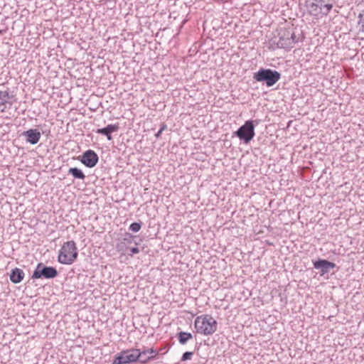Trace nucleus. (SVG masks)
Masks as SVG:
<instances>
[{"label": "nucleus", "instance_id": "obj_1", "mask_svg": "<svg viewBox=\"0 0 364 364\" xmlns=\"http://www.w3.org/2000/svg\"><path fill=\"white\" fill-rule=\"evenodd\" d=\"M159 354V351L153 348L140 350L136 348H131L122 350L114 356L112 364H128L136 361L146 363L154 360Z\"/></svg>", "mask_w": 364, "mask_h": 364}, {"label": "nucleus", "instance_id": "obj_2", "mask_svg": "<svg viewBox=\"0 0 364 364\" xmlns=\"http://www.w3.org/2000/svg\"><path fill=\"white\" fill-rule=\"evenodd\" d=\"M299 41V38L295 33L294 26L279 27L277 29V36L270 40V47L272 49L283 48L290 50Z\"/></svg>", "mask_w": 364, "mask_h": 364}, {"label": "nucleus", "instance_id": "obj_3", "mask_svg": "<svg viewBox=\"0 0 364 364\" xmlns=\"http://www.w3.org/2000/svg\"><path fill=\"white\" fill-rule=\"evenodd\" d=\"M194 326L198 333L210 336L217 331L218 323L210 315L203 314L196 318Z\"/></svg>", "mask_w": 364, "mask_h": 364}, {"label": "nucleus", "instance_id": "obj_4", "mask_svg": "<svg viewBox=\"0 0 364 364\" xmlns=\"http://www.w3.org/2000/svg\"><path fill=\"white\" fill-rule=\"evenodd\" d=\"M78 255L75 242L70 240L65 242L60 248L58 260L63 264H71L77 259Z\"/></svg>", "mask_w": 364, "mask_h": 364}, {"label": "nucleus", "instance_id": "obj_5", "mask_svg": "<svg viewBox=\"0 0 364 364\" xmlns=\"http://www.w3.org/2000/svg\"><path fill=\"white\" fill-rule=\"evenodd\" d=\"M281 77V74L271 69L261 68L254 73L253 78L257 82H265L267 87L273 86Z\"/></svg>", "mask_w": 364, "mask_h": 364}, {"label": "nucleus", "instance_id": "obj_6", "mask_svg": "<svg viewBox=\"0 0 364 364\" xmlns=\"http://www.w3.org/2000/svg\"><path fill=\"white\" fill-rule=\"evenodd\" d=\"M257 124L258 121L257 120H247L233 134L244 143L248 144L255 135V127Z\"/></svg>", "mask_w": 364, "mask_h": 364}, {"label": "nucleus", "instance_id": "obj_7", "mask_svg": "<svg viewBox=\"0 0 364 364\" xmlns=\"http://www.w3.org/2000/svg\"><path fill=\"white\" fill-rule=\"evenodd\" d=\"M57 269L53 267H48L43 263H38L31 276L32 279H53L58 275Z\"/></svg>", "mask_w": 364, "mask_h": 364}, {"label": "nucleus", "instance_id": "obj_8", "mask_svg": "<svg viewBox=\"0 0 364 364\" xmlns=\"http://www.w3.org/2000/svg\"><path fill=\"white\" fill-rule=\"evenodd\" d=\"M313 263L315 269H320L321 276L328 274L331 269L336 267L335 263L323 259H318Z\"/></svg>", "mask_w": 364, "mask_h": 364}, {"label": "nucleus", "instance_id": "obj_9", "mask_svg": "<svg viewBox=\"0 0 364 364\" xmlns=\"http://www.w3.org/2000/svg\"><path fill=\"white\" fill-rule=\"evenodd\" d=\"M14 97V95H10L9 89L5 91H0V112H4L8 108H10L13 105L11 100Z\"/></svg>", "mask_w": 364, "mask_h": 364}, {"label": "nucleus", "instance_id": "obj_10", "mask_svg": "<svg viewBox=\"0 0 364 364\" xmlns=\"http://www.w3.org/2000/svg\"><path fill=\"white\" fill-rule=\"evenodd\" d=\"M134 236L130 233H125L124 237L117 242L116 249L118 252H125L128 249V245L132 244Z\"/></svg>", "mask_w": 364, "mask_h": 364}, {"label": "nucleus", "instance_id": "obj_11", "mask_svg": "<svg viewBox=\"0 0 364 364\" xmlns=\"http://www.w3.org/2000/svg\"><path fill=\"white\" fill-rule=\"evenodd\" d=\"M119 129V125L118 123L114 124H108L106 127L102 129H97L95 132L107 136L108 140H112V133L117 132Z\"/></svg>", "mask_w": 364, "mask_h": 364}, {"label": "nucleus", "instance_id": "obj_12", "mask_svg": "<svg viewBox=\"0 0 364 364\" xmlns=\"http://www.w3.org/2000/svg\"><path fill=\"white\" fill-rule=\"evenodd\" d=\"M324 1L319 0L316 2H311L307 4V9L309 13L311 16H318L322 13V6Z\"/></svg>", "mask_w": 364, "mask_h": 364}, {"label": "nucleus", "instance_id": "obj_13", "mask_svg": "<svg viewBox=\"0 0 364 364\" xmlns=\"http://www.w3.org/2000/svg\"><path fill=\"white\" fill-rule=\"evenodd\" d=\"M26 136V141L32 144H36L38 142L41 138V133L37 129H28L23 134Z\"/></svg>", "mask_w": 364, "mask_h": 364}, {"label": "nucleus", "instance_id": "obj_14", "mask_svg": "<svg viewBox=\"0 0 364 364\" xmlns=\"http://www.w3.org/2000/svg\"><path fill=\"white\" fill-rule=\"evenodd\" d=\"M25 274L21 269L16 267L13 269L10 274V280L14 284L20 283L24 278Z\"/></svg>", "mask_w": 364, "mask_h": 364}, {"label": "nucleus", "instance_id": "obj_15", "mask_svg": "<svg viewBox=\"0 0 364 364\" xmlns=\"http://www.w3.org/2000/svg\"><path fill=\"white\" fill-rule=\"evenodd\" d=\"M73 159H75V158L73 157ZM76 159H98V156L94 151L87 150L82 156H79Z\"/></svg>", "mask_w": 364, "mask_h": 364}, {"label": "nucleus", "instance_id": "obj_16", "mask_svg": "<svg viewBox=\"0 0 364 364\" xmlns=\"http://www.w3.org/2000/svg\"><path fill=\"white\" fill-rule=\"evenodd\" d=\"M357 28L359 33L364 34V9L360 11L358 16Z\"/></svg>", "mask_w": 364, "mask_h": 364}, {"label": "nucleus", "instance_id": "obj_17", "mask_svg": "<svg viewBox=\"0 0 364 364\" xmlns=\"http://www.w3.org/2000/svg\"><path fill=\"white\" fill-rule=\"evenodd\" d=\"M193 336L191 333L181 331L178 333V341L181 344L184 345L186 342L192 338Z\"/></svg>", "mask_w": 364, "mask_h": 364}, {"label": "nucleus", "instance_id": "obj_18", "mask_svg": "<svg viewBox=\"0 0 364 364\" xmlns=\"http://www.w3.org/2000/svg\"><path fill=\"white\" fill-rule=\"evenodd\" d=\"M68 173L72 174L75 178L84 179L85 178L82 171L76 167L70 168L68 170Z\"/></svg>", "mask_w": 364, "mask_h": 364}, {"label": "nucleus", "instance_id": "obj_19", "mask_svg": "<svg viewBox=\"0 0 364 364\" xmlns=\"http://www.w3.org/2000/svg\"><path fill=\"white\" fill-rule=\"evenodd\" d=\"M332 8H333L332 4H324V2H323V6H322L321 14L324 15V16H327L328 14V13L331 11V10L332 9Z\"/></svg>", "mask_w": 364, "mask_h": 364}, {"label": "nucleus", "instance_id": "obj_20", "mask_svg": "<svg viewBox=\"0 0 364 364\" xmlns=\"http://www.w3.org/2000/svg\"><path fill=\"white\" fill-rule=\"evenodd\" d=\"M141 223L135 222V223H132L129 225V229L130 230H132V232H136L139 231V230L141 229Z\"/></svg>", "mask_w": 364, "mask_h": 364}, {"label": "nucleus", "instance_id": "obj_21", "mask_svg": "<svg viewBox=\"0 0 364 364\" xmlns=\"http://www.w3.org/2000/svg\"><path fill=\"white\" fill-rule=\"evenodd\" d=\"M85 166L92 168L96 166L98 161H80Z\"/></svg>", "mask_w": 364, "mask_h": 364}, {"label": "nucleus", "instance_id": "obj_22", "mask_svg": "<svg viewBox=\"0 0 364 364\" xmlns=\"http://www.w3.org/2000/svg\"><path fill=\"white\" fill-rule=\"evenodd\" d=\"M193 354V352H190V351L185 352L181 357V360L186 361V360H190Z\"/></svg>", "mask_w": 364, "mask_h": 364}, {"label": "nucleus", "instance_id": "obj_23", "mask_svg": "<svg viewBox=\"0 0 364 364\" xmlns=\"http://www.w3.org/2000/svg\"><path fill=\"white\" fill-rule=\"evenodd\" d=\"M139 252V250L137 247H134L130 249V253L129 254L130 256H132L134 254H137Z\"/></svg>", "mask_w": 364, "mask_h": 364}, {"label": "nucleus", "instance_id": "obj_24", "mask_svg": "<svg viewBox=\"0 0 364 364\" xmlns=\"http://www.w3.org/2000/svg\"><path fill=\"white\" fill-rule=\"evenodd\" d=\"M166 127H167L166 124L163 123V124H161L159 130L163 132V131H164L166 129Z\"/></svg>", "mask_w": 364, "mask_h": 364}, {"label": "nucleus", "instance_id": "obj_25", "mask_svg": "<svg viewBox=\"0 0 364 364\" xmlns=\"http://www.w3.org/2000/svg\"><path fill=\"white\" fill-rule=\"evenodd\" d=\"M161 134H162V132H161L160 130H159V131H158V132L155 134V136H156V138H159V137H160V136L161 135Z\"/></svg>", "mask_w": 364, "mask_h": 364}, {"label": "nucleus", "instance_id": "obj_26", "mask_svg": "<svg viewBox=\"0 0 364 364\" xmlns=\"http://www.w3.org/2000/svg\"><path fill=\"white\" fill-rule=\"evenodd\" d=\"M4 32H5L4 30H0V36L4 34Z\"/></svg>", "mask_w": 364, "mask_h": 364}]
</instances>
